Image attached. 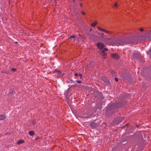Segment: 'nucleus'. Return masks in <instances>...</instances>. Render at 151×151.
Here are the masks:
<instances>
[{
  "mask_svg": "<svg viewBox=\"0 0 151 151\" xmlns=\"http://www.w3.org/2000/svg\"><path fill=\"white\" fill-rule=\"evenodd\" d=\"M114 80L117 82L118 81V78H115Z\"/></svg>",
  "mask_w": 151,
  "mask_h": 151,
  "instance_id": "26",
  "label": "nucleus"
},
{
  "mask_svg": "<svg viewBox=\"0 0 151 151\" xmlns=\"http://www.w3.org/2000/svg\"><path fill=\"white\" fill-rule=\"evenodd\" d=\"M6 118L5 114L3 115L2 114H0V120H4Z\"/></svg>",
  "mask_w": 151,
  "mask_h": 151,
  "instance_id": "10",
  "label": "nucleus"
},
{
  "mask_svg": "<svg viewBox=\"0 0 151 151\" xmlns=\"http://www.w3.org/2000/svg\"><path fill=\"white\" fill-rule=\"evenodd\" d=\"M24 141L23 139H21L19 140L17 142V145H20L22 143H24Z\"/></svg>",
  "mask_w": 151,
  "mask_h": 151,
  "instance_id": "12",
  "label": "nucleus"
},
{
  "mask_svg": "<svg viewBox=\"0 0 151 151\" xmlns=\"http://www.w3.org/2000/svg\"><path fill=\"white\" fill-rule=\"evenodd\" d=\"M90 125L92 128L94 129L97 127L98 126V124L94 122H92L90 123Z\"/></svg>",
  "mask_w": 151,
  "mask_h": 151,
  "instance_id": "8",
  "label": "nucleus"
},
{
  "mask_svg": "<svg viewBox=\"0 0 151 151\" xmlns=\"http://www.w3.org/2000/svg\"><path fill=\"white\" fill-rule=\"evenodd\" d=\"M111 56L112 58L115 60H118L119 58V56L116 53H113L111 54Z\"/></svg>",
  "mask_w": 151,
  "mask_h": 151,
  "instance_id": "5",
  "label": "nucleus"
},
{
  "mask_svg": "<svg viewBox=\"0 0 151 151\" xmlns=\"http://www.w3.org/2000/svg\"><path fill=\"white\" fill-rule=\"evenodd\" d=\"M135 38L132 34L128 33L119 37L118 40L114 37L106 38L104 42L106 45H115L116 44L124 45L129 44H134L136 41Z\"/></svg>",
  "mask_w": 151,
  "mask_h": 151,
  "instance_id": "1",
  "label": "nucleus"
},
{
  "mask_svg": "<svg viewBox=\"0 0 151 151\" xmlns=\"http://www.w3.org/2000/svg\"><path fill=\"white\" fill-rule=\"evenodd\" d=\"M120 102H116L111 104V107L113 109H116L119 107V104Z\"/></svg>",
  "mask_w": 151,
  "mask_h": 151,
  "instance_id": "6",
  "label": "nucleus"
},
{
  "mask_svg": "<svg viewBox=\"0 0 151 151\" xmlns=\"http://www.w3.org/2000/svg\"><path fill=\"white\" fill-rule=\"evenodd\" d=\"M101 79L106 84L108 85L110 84V82L109 81L106 77L104 76L102 77L101 78Z\"/></svg>",
  "mask_w": 151,
  "mask_h": 151,
  "instance_id": "4",
  "label": "nucleus"
},
{
  "mask_svg": "<svg viewBox=\"0 0 151 151\" xmlns=\"http://www.w3.org/2000/svg\"><path fill=\"white\" fill-rule=\"evenodd\" d=\"M9 94H12V92H11V91H10V92H9Z\"/></svg>",
  "mask_w": 151,
  "mask_h": 151,
  "instance_id": "33",
  "label": "nucleus"
},
{
  "mask_svg": "<svg viewBox=\"0 0 151 151\" xmlns=\"http://www.w3.org/2000/svg\"><path fill=\"white\" fill-rule=\"evenodd\" d=\"M101 55L102 56V58L104 59L106 58L107 56V54L104 51H101Z\"/></svg>",
  "mask_w": 151,
  "mask_h": 151,
  "instance_id": "11",
  "label": "nucleus"
},
{
  "mask_svg": "<svg viewBox=\"0 0 151 151\" xmlns=\"http://www.w3.org/2000/svg\"><path fill=\"white\" fill-rule=\"evenodd\" d=\"M78 35H79V36H81V35L80 34H79Z\"/></svg>",
  "mask_w": 151,
  "mask_h": 151,
  "instance_id": "35",
  "label": "nucleus"
},
{
  "mask_svg": "<svg viewBox=\"0 0 151 151\" xmlns=\"http://www.w3.org/2000/svg\"><path fill=\"white\" fill-rule=\"evenodd\" d=\"M2 73H6V74L7 73V72L4 71H2Z\"/></svg>",
  "mask_w": 151,
  "mask_h": 151,
  "instance_id": "29",
  "label": "nucleus"
},
{
  "mask_svg": "<svg viewBox=\"0 0 151 151\" xmlns=\"http://www.w3.org/2000/svg\"><path fill=\"white\" fill-rule=\"evenodd\" d=\"M76 35H72L69 37V39L71 38H75L76 37Z\"/></svg>",
  "mask_w": 151,
  "mask_h": 151,
  "instance_id": "18",
  "label": "nucleus"
},
{
  "mask_svg": "<svg viewBox=\"0 0 151 151\" xmlns=\"http://www.w3.org/2000/svg\"><path fill=\"white\" fill-rule=\"evenodd\" d=\"M145 39L148 40H151V30L147 33L145 36Z\"/></svg>",
  "mask_w": 151,
  "mask_h": 151,
  "instance_id": "3",
  "label": "nucleus"
},
{
  "mask_svg": "<svg viewBox=\"0 0 151 151\" xmlns=\"http://www.w3.org/2000/svg\"><path fill=\"white\" fill-rule=\"evenodd\" d=\"M78 76H80V77H81V76H82V74L80 73H79L78 74Z\"/></svg>",
  "mask_w": 151,
  "mask_h": 151,
  "instance_id": "27",
  "label": "nucleus"
},
{
  "mask_svg": "<svg viewBox=\"0 0 151 151\" xmlns=\"http://www.w3.org/2000/svg\"><path fill=\"white\" fill-rule=\"evenodd\" d=\"M81 13L83 15H84L86 14L83 11H82L81 12Z\"/></svg>",
  "mask_w": 151,
  "mask_h": 151,
  "instance_id": "25",
  "label": "nucleus"
},
{
  "mask_svg": "<svg viewBox=\"0 0 151 151\" xmlns=\"http://www.w3.org/2000/svg\"><path fill=\"white\" fill-rule=\"evenodd\" d=\"M147 54L149 55H151V47L150 49L147 52Z\"/></svg>",
  "mask_w": 151,
  "mask_h": 151,
  "instance_id": "17",
  "label": "nucleus"
},
{
  "mask_svg": "<svg viewBox=\"0 0 151 151\" xmlns=\"http://www.w3.org/2000/svg\"><path fill=\"white\" fill-rule=\"evenodd\" d=\"M114 6L115 7H118V4L117 2H115L114 4Z\"/></svg>",
  "mask_w": 151,
  "mask_h": 151,
  "instance_id": "21",
  "label": "nucleus"
},
{
  "mask_svg": "<svg viewBox=\"0 0 151 151\" xmlns=\"http://www.w3.org/2000/svg\"><path fill=\"white\" fill-rule=\"evenodd\" d=\"M80 6L81 7H82V4L81 3H80Z\"/></svg>",
  "mask_w": 151,
  "mask_h": 151,
  "instance_id": "32",
  "label": "nucleus"
},
{
  "mask_svg": "<svg viewBox=\"0 0 151 151\" xmlns=\"http://www.w3.org/2000/svg\"><path fill=\"white\" fill-rule=\"evenodd\" d=\"M61 74V73L60 71H58L57 73V76L58 78H59L60 77Z\"/></svg>",
  "mask_w": 151,
  "mask_h": 151,
  "instance_id": "15",
  "label": "nucleus"
},
{
  "mask_svg": "<svg viewBox=\"0 0 151 151\" xmlns=\"http://www.w3.org/2000/svg\"><path fill=\"white\" fill-rule=\"evenodd\" d=\"M96 46L100 50H102L104 48L105 45L104 44L101 42H99L96 44Z\"/></svg>",
  "mask_w": 151,
  "mask_h": 151,
  "instance_id": "2",
  "label": "nucleus"
},
{
  "mask_svg": "<svg viewBox=\"0 0 151 151\" xmlns=\"http://www.w3.org/2000/svg\"><path fill=\"white\" fill-rule=\"evenodd\" d=\"M133 55V57L136 58H137L139 57V55L138 53H134Z\"/></svg>",
  "mask_w": 151,
  "mask_h": 151,
  "instance_id": "14",
  "label": "nucleus"
},
{
  "mask_svg": "<svg viewBox=\"0 0 151 151\" xmlns=\"http://www.w3.org/2000/svg\"><path fill=\"white\" fill-rule=\"evenodd\" d=\"M82 76H81V77H80V78L81 79V78H82Z\"/></svg>",
  "mask_w": 151,
  "mask_h": 151,
  "instance_id": "34",
  "label": "nucleus"
},
{
  "mask_svg": "<svg viewBox=\"0 0 151 151\" xmlns=\"http://www.w3.org/2000/svg\"><path fill=\"white\" fill-rule=\"evenodd\" d=\"M76 82L78 83H81V81H80L79 80H77L76 81Z\"/></svg>",
  "mask_w": 151,
  "mask_h": 151,
  "instance_id": "24",
  "label": "nucleus"
},
{
  "mask_svg": "<svg viewBox=\"0 0 151 151\" xmlns=\"http://www.w3.org/2000/svg\"><path fill=\"white\" fill-rule=\"evenodd\" d=\"M81 117L83 118H88L90 117V116L88 114H82L81 115Z\"/></svg>",
  "mask_w": 151,
  "mask_h": 151,
  "instance_id": "9",
  "label": "nucleus"
},
{
  "mask_svg": "<svg viewBox=\"0 0 151 151\" xmlns=\"http://www.w3.org/2000/svg\"><path fill=\"white\" fill-rule=\"evenodd\" d=\"M29 134L31 136H33L35 134V132L33 131H30L29 132Z\"/></svg>",
  "mask_w": 151,
  "mask_h": 151,
  "instance_id": "16",
  "label": "nucleus"
},
{
  "mask_svg": "<svg viewBox=\"0 0 151 151\" xmlns=\"http://www.w3.org/2000/svg\"><path fill=\"white\" fill-rule=\"evenodd\" d=\"M91 30H92V29L91 28L90 29V31H91Z\"/></svg>",
  "mask_w": 151,
  "mask_h": 151,
  "instance_id": "36",
  "label": "nucleus"
},
{
  "mask_svg": "<svg viewBox=\"0 0 151 151\" xmlns=\"http://www.w3.org/2000/svg\"><path fill=\"white\" fill-rule=\"evenodd\" d=\"M110 73L112 75H114L115 72L114 70H111L110 71Z\"/></svg>",
  "mask_w": 151,
  "mask_h": 151,
  "instance_id": "19",
  "label": "nucleus"
},
{
  "mask_svg": "<svg viewBox=\"0 0 151 151\" xmlns=\"http://www.w3.org/2000/svg\"><path fill=\"white\" fill-rule=\"evenodd\" d=\"M97 24V21H96L93 23H91V26L92 27H94Z\"/></svg>",
  "mask_w": 151,
  "mask_h": 151,
  "instance_id": "13",
  "label": "nucleus"
},
{
  "mask_svg": "<svg viewBox=\"0 0 151 151\" xmlns=\"http://www.w3.org/2000/svg\"><path fill=\"white\" fill-rule=\"evenodd\" d=\"M104 50L103 51H104V52H105V51H107L108 50V49L107 48H103Z\"/></svg>",
  "mask_w": 151,
  "mask_h": 151,
  "instance_id": "23",
  "label": "nucleus"
},
{
  "mask_svg": "<svg viewBox=\"0 0 151 151\" xmlns=\"http://www.w3.org/2000/svg\"><path fill=\"white\" fill-rule=\"evenodd\" d=\"M75 75L76 76H78V74L77 73H75Z\"/></svg>",
  "mask_w": 151,
  "mask_h": 151,
  "instance_id": "31",
  "label": "nucleus"
},
{
  "mask_svg": "<svg viewBox=\"0 0 151 151\" xmlns=\"http://www.w3.org/2000/svg\"><path fill=\"white\" fill-rule=\"evenodd\" d=\"M139 30L141 31H143V29L142 28H140L139 29Z\"/></svg>",
  "mask_w": 151,
  "mask_h": 151,
  "instance_id": "28",
  "label": "nucleus"
},
{
  "mask_svg": "<svg viewBox=\"0 0 151 151\" xmlns=\"http://www.w3.org/2000/svg\"><path fill=\"white\" fill-rule=\"evenodd\" d=\"M99 34V35H100L101 36V37L102 38H104V33H101Z\"/></svg>",
  "mask_w": 151,
  "mask_h": 151,
  "instance_id": "20",
  "label": "nucleus"
},
{
  "mask_svg": "<svg viewBox=\"0 0 151 151\" xmlns=\"http://www.w3.org/2000/svg\"><path fill=\"white\" fill-rule=\"evenodd\" d=\"M97 28L100 31L106 32V33L108 34L110 33V31H109L107 30H106L102 28H101V27H100L99 26H98L97 27Z\"/></svg>",
  "mask_w": 151,
  "mask_h": 151,
  "instance_id": "7",
  "label": "nucleus"
},
{
  "mask_svg": "<svg viewBox=\"0 0 151 151\" xmlns=\"http://www.w3.org/2000/svg\"><path fill=\"white\" fill-rule=\"evenodd\" d=\"M73 1L74 2H75V0H73Z\"/></svg>",
  "mask_w": 151,
  "mask_h": 151,
  "instance_id": "37",
  "label": "nucleus"
},
{
  "mask_svg": "<svg viewBox=\"0 0 151 151\" xmlns=\"http://www.w3.org/2000/svg\"><path fill=\"white\" fill-rule=\"evenodd\" d=\"M11 70L13 72H15L17 70V69L15 68H11Z\"/></svg>",
  "mask_w": 151,
  "mask_h": 151,
  "instance_id": "22",
  "label": "nucleus"
},
{
  "mask_svg": "<svg viewBox=\"0 0 151 151\" xmlns=\"http://www.w3.org/2000/svg\"><path fill=\"white\" fill-rule=\"evenodd\" d=\"M55 71L56 72H57L58 73V71H59V70H58L57 69H56L55 70Z\"/></svg>",
  "mask_w": 151,
  "mask_h": 151,
  "instance_id": "30",
  "label": "nucleus"
}]
</instances>
